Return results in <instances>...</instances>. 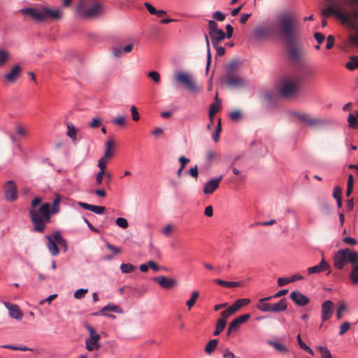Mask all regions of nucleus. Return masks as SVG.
<instances>
[{
    "mask_svg": "<svg viewBox=\"0 0 358 358\" xmlns=\"http://www.w3.org/2000/svg\"><path fill=\"white\" fill-rule=\"evenodd\" d=\"M226 83L229 87H240L244 85L245 82L238 74L227 75L225 78Z\"/></svg>",
    "mask_w": 358,
    "mask_h": 358,
    "instance_id": "a211bd4d",
    "label": "nucleus"
},
{
    "mask_svg": "<svg viewBox=\"0 0 358 358\" xmlns=\"http://www.w3.org/2000/svg\"><path fill=\"white\" fill-rule=\"evenodd\" d=\"M291 115L301 123L313 128H320L327 124L328 121L323 118H315L305 113L292 112Z\"/></svg>",
    "mask_w": 358,
    "mask_h": 358,
    "instance_id": "6e6552de",
    "label": "nucleus"
},
{
    "mask_svg": "<svg viewBox=\"0 0 358 358\" xmlns=\"http://www.w3.org/2000/svg\"><path fill=\"white\" fill-rule=\"evenodd\" d=\"M317 350L321 354L322 358H332L330 351L326 347L318 346Z\"/></svg>",
    "mask_w": 358,
    "mask_h": 358,
    "instance_id": "ea45409f",
    "label": "nucleus"
},
{
    "mask_svg": "<svg viewBox=\"0 0 358 358\" xmlns=\"http://www.w3.org/2000/svg\"><path fill=\"white\" fill-rule=\"evenodd\" d=\"M176 80L183 84L191 93L196 94L201 91V87L196 85L190 75L180 72L176 75Z\"/></svg>",
    "mask_w": 358,
    "mask_h": 358,
    "instance_id": "9b49d317",
    "label": "nucleus"
},
{
    "mask_svg": "<svg viewBox=\"0 0 358 358\" xmlns=\"http://www.w3.org/2000/svg\"><path fill=\"white\" fill-rule=\"evenodd\" d=\"M279 34L289 46V54L293 59L299 57L298 50L293 45L298 36L296 20L294 14L285 13L279 19Z\"/></svg>",
    "mask_w": 358,
    "mask_h": 358,
    "instance_id": "7ed1b4c3",
    "label": "nucleus"
},
{
    "mask_svg": "<svg viewBox=\"0 0 358 358\" xmlns=\"http://www.w3.org/2000/svg\"><path fill=\"white\" fill-rule=\"evenodd\" d=\"M78 205L84 209L90 210V211H92L96 214H98V215L103 214L106 210V208L104 206H94V205L88 204V203L81 202V201L78 202Z\"/></svg>",
    "mask_w": 358,
    "mask_h": 358,
    "instance_id": "5701e85b",
    "label": "nucleus"
},
{
    "mask_svg": "<svg viewBox=\"0 0 358 358\" xmlns=\"http://www.w3.org/2000/svg\"><path fill=\"white\" fill-rule=\"evenodd\" d=\"M210 37L212 41L213 46H216L217 43H220L226 37L225 33L222 29L216 31L215 34L210 33Z\"/></svg>",
    "mask_w": 358,
    "mask_h": 358,
    "instance_id": "a878e982",
    "label": "nucleus"
},
{
    "mask_svg": "<svg viewBox=\"0 0 358 358\" xmlns=\"http://www.w3.org/2000/svg\"><path fill=\"white\" fill-rule=\"evenodd\" d=\"M109 159H110L105 158L104 157H101L99 159L97 166L100 169L99 171H105V169L107 166L108 160H109Z\"/></svg>",
    "mask_w": 358,
    "mask_h": 358,
    "instance_id": "c03bdc74",
    "label": "nucleus"
},
{
    "mask_svg": "<svg viewBox=\"0 0 358 358\" xmlns=\"http://www.w3.org/2000/svg\"><path fill=\"white\" fill-rule=\"evenodd\" d=\"M111 122L120 127H122L125 124L126 118L123 115L118 116L111 120Z\"/></svg>",
    "mask_w": 358,
    "mask_h": 358,
    "instance_id": "a18cd8bd",
    "label": "nucleus"
},
{
    "mask_svg": "<svg viewBox=\"0 0 358 358\" xmlns=\"http://www.w3.org/2000/svg\"><path fill=\"white\" fill-rule=\"evenodd\" d=\"M189 174L196 180L197 179L199 175L197 165H195L194 166L190 168V169L189 170Z\"/></svg>",
    "mask_w": 358,
    "mask_h": 358,
    "instance_id": "052dcab7",
    "label": "nucleus"
},
{
    "mask_svg": "<svg viewBox=\"0 0 358 358\" xmlns=\"http://www.w3.org/2000/svg\"><path fill=\"white\" fill-rule=\"evenodd\" d=\"M289 298L299 306H304L310 302V299L299 291L292 292Z\"/></svg>",
    "mask_w": 358,
    "mask_h": 358,
    "instance_id": "f3484780",
    "label": "nucleus"
},
{
    "mask_svg": "<svg viewBox=\"0 0 358 358\" xmlns=\"http://www.w3.org/2000/svg\"><path fill=\"white\" fill-rule=\"evenodd\" d=\"M208 28H209V34L213 33V35L215 34L216 31L219 30L217 29V24L214 20L208 21Z\"/></svg>",
    "mask_w": 358,
    "mask_h": 358,
    "instance_id": "3c124183",
    "label": "nucleus"
},
{
    "mask_svg": "<svg viewBox=\"0 0 358 358\" xmlns=\"http://www.w3.org/2000/svg\"><path fill=\"white\" fill-rule=\"evenodd\" d=\"M250 303V300L249 299H241L236 301V303L238 306V308H241L245 306H247Z\"/></svg>",
    "mask_w": 358,
    "mask_h": 358,
    "instance_id": "4d7b16f0",
    "label": "nucleus"
},
{
    "mask_svg": "<svg viewBox=\"0 0 358 358\" xmlns=\"http://www.w3.org/2000/svg\"><path fill=\"white\" fill-rule=\"evenodd\" d=\"M314 38L317 41L318 44H321L324 41L325 36L322 33L315 32L314 34Z\"/></svg>",
    "mask_w": 358,
    "mask_h": 358,
    "instance_id": "bf43d9fd",
    "label": "nucleus"
},
{
    "mask_svg": "<svg viewBox=\"0 0 358 358\" xmlns=\"http://www.w3.org/2000/svg\"><path fill=\"white\" fill-rule=\"evenodd\" d=\"M22 68L19 64H15L10 71L5 75V78L9 83H15L20 76Z\"/></svg>",
    "mask_w": 358,
    "mask_h": 358,
    "instance_id": "4be33fe9",
    "label": "nucleus"
},
{
    "mask_svg": "<svg viewBox=\"0 0 358 358\" xmlns=\"http://www.w3.org/2000/svg\"><path fill=\"white\" fill-rule=\"evenodd\" d=\"M3 304L8 308L9 315L11 317L15 318L16 320L22 319L23 314L17 305L11 304L8 302H4Z\"/></svg>",
    "mask_w": 358,
    "mask_h": 358,
    "instance_id": "6ab92c4d",
    "label": "nucleus"
},
{
    "mask_svg": "<svg viewBox=\"0 0 358 358\" xmlns=\"http://www.w3.org/2000/svg\"><path fill=\"white\" fill-rule=\"evenodd\" d=\"M227 32L225 33V36L227 38H231L234 32V28L231 24H227L225 27Z\"/></svg>",
    "mask_w": 358,
    "mask_h": 358,
    "instance_id": "338daca9",
    "label": "nucleus"
},
{
    "mask_svg": "<svg viewBox=\"0 0 358 358\" xmlns=\"http://www.w3.org/2000/svg\"><path fill=\"white\" fill-rule=\"evenodd\" d=\"M105 171H99L96 176V184L100 185L103 182Z\"/></svg>",
    "mask_w": 358,
    "mask_h": 358,
    "instance_id": "0e129e2a",
    "label": "nucleus"
},
{
    "mask_svg": "<svg viewBox=\"0 0 358 358\" xmlns=\"http://www.w3.org/2000/svg\"><path fill=\"white\" fill-rule=\"evenodd\" d=\"M28 131V128L23 124H17L15 127L16 134H25Z\"/></svg>",
    "mask_w": 358,
    "mask_h": 358,
    "instance_id": "8fccbe9b",
    "label": "nucleus"
},
{
    "mask_svg": "<svg viewBox=\"0 0 358 358\" xmlns=\"http://www.w3.org/2000/svg\"><path fill=\"white\" fill-rule=\"evenodd\" d=\"M358 262V253L349 248L339 250L334 255V264L338 269H342L348 263Z\"/></svg>",
    "mask_w": 358,
    "mask_h": 358,
    "instance_id": "0eeeda50",
    "label": "nucleus"
},
{
    "mask_svg": "<svg viewBox=\"0 0 358 358\" xmlns=\"http://www.w3.org/2000/svg\"><path fill=\"white\" fill-rule=\"evenodd\" d=\"M101 119L99 117H93L92 121L88 124L89 127L95 129L101 125Z\"/></svg>",
    "mask_w": 358,
    "mask_h": 358,
    "instance_id": "79ce46f5",
    "label": "nucleus"
},
{
    "mask_svg": "<svg viewBox=\"0 0 358 358\" xmlns=\"http://www.w3.org/2000/svg\"><path fill=\"white\" fill-rule=\"evenodd\" d=\"M173 230L172 225L170 224H166L164 228L162 229V233L166 236H169L171 234V231Z\"/></svg>",
    "mask_w": 358,
    "mask_h": 358,
    "instance_id": "774afa93",
    "label": "nucleus"
},
{
    "mask_svg": "<svg viewBox=\"0 0 358 358\" xmlns=\"http://www.w3.org/2000/svg\"><path fill=\"white\" fill-rule=\"evenodd\" d=\"M116 224L122 229H126L128 227V222L125 218L119 217L115 221Z\"/></svg>",
    "mask_w": 358,
    "mask_h": 358,
    "instance_id": "603ef678",
    "label": "nucleus"
},
{
    "mask_svg": "<svg viewBox=\"0 0 358 358\" xmlns=\"http://www.w3.org/2000/svg\"><path fill=\"white\" fill-rule=\"evenodd\" d=\"M269 345L273 347L277 351L282 352V353H287L288 352L287 348L280 343L275 342V341H269Z\"/></svg>",
    "mask_w": 358,
    "mask_h": 358,
    "instance_id": "2f4dec72",
    "label": "nucleus"
},
{
    "mask_svg": "<svg viewBox=\"0 0 358 358\" xmlns=\"http://www.w3.org/2000/svg\"><path fill=\"white\" fill-rule=\"evenodd\" d=\"M229 116L232 121L236 122L241 118L242 115L240 111L234 110L229 113Z\"/></svg>",
    "mask_w": 358,
    "mask_h": 358,
    "instance_id": "de8ad7c7",
    "label": "nucleus"
},
{
    "mask_svg": "<svg viewBox=\"0 0 358 358\" xmlns=\"http://www.w3.org/2000/svg\"><path fill=\"white\" fill-rule=\"evenodd\" d=\"M85 328L88 331L89 336L85 339V348L89 352L98 350L101 348V336L97 333L95 328L92 325L87 324Z\"/></svg>",
    "mask_w": 358,
    "mask_h": 358,
    "instance_id": "9d476101",
    "label": "nucleus"
},
{
    "mask_svg": "<svg viewBox=\"0 0 358 358\" xmlns=\"http://www.w3.org/2000/svg\"><path fill=\"white\" fill-rule=\"evenodd\" d=\"M287 308V300L282 299L276 303H269L268 312L280 313L285 310Z\"/></svg>",
    "mask_w": 358,
    "mask_h": 358,
    "instance_id": "412c9836",
    "label": "nucleus"
},
{
    "mask_svg": "<svg viewBox=\"0 0 358 358\" xmlns=\"http://www.w3.org/2000/svg\"><path fill=\"white\" fill-rule=\"evenodd\" d=\"M270 300H271V297L270 296L259 299L256 306L257 308L262 312H268L269 303H267V301Z\"/></svg>",
    "mask_w": 358,
    "mask_h": 358,
    "instance_id": "bb28decb",
    "label": "nucleus"
},
{
    "mask_svg": "<svg viewBox=\"0 0 358 358\" xmlns=\"http://www.w3.org/2000/svg\"><path fill=\"white\" fill-rule=\"evenodd\" d=\"M87 289H79L74 292L73 296L76 299H81L84 298L85 295L87 293Z\"/></svg>",
    "mask_w": 358,
    "mask_h": 358,
    "instance_id": "49530a36",
    "label": "nucleus"
},
{
    "mask_svg": "<svg viewBox=\"0 0 358 358\" xmlns=\"http://www.w3.org/2000/svg\"><path fill=\"white\" fill-rule=\"evenodd\" d=\"M250 317V314L247 313L243 315H240L238 317L233 320L227 329V336H229L233 331H237L240 326L247 322Z\"/></svg>",
    "mask_w": 358,
    "mask_h": 358,
    "instance_id": "ddd939ff",
    "label": "nucleus"
},
{
    "mask_svg": "<svg viewBox=\"0 0 358 358\" xmlns=\"http://www.w3.org/2000/svg\"><path fill=\"white\" fill-rule=\"evenodd\" d=\"M10 58L9 52L3 49L0 48V67L3 66Z\"/></svg>",
    "mask_w": 358,
    "mask_h": 358,
    "instance_id": "7c9ffc66",
    "label": "nucleus"
},
{
    "mask_svg": "<svg viewBox=\"0 0 358 358\" xmlns=\"http://www.w3.org/2000/svg\"><path fill=\"white\" fill-rule=\"evenodd\" d=\"M214 282L222 287H236L241 286L240 282H230V281H225L221 279H215L214 280Z\"/></svg>",
    "mask_w": 358,
    "mask_h": 358,
    "instance_id": "cd10ccee",
    "label": "nucleus"
},
{
    "mask_svg": "<svg viewBox=\"0 0 358 358\" xmlns=\"http://www.w3.org/2000/svg\"><path fill=\"white\" fill-rule=\"evenodd\" d=\"M216 50L217 55L222 57L225 54V49L224 47L220 45V43H217L216 46H213Z\"/></svg>",
    "mask_w": 358,
    "mask_h": 358,
    "instance_id": "e2e57ef3",
    "label": "nucleus"
},
{
    "mask_svg": "<svg viewBox=\"0 0 358 358\" xmlns=\"http://www.w3.org/2000/svg\"><path fill=\"white\" fill-rule=\"evenodd\" d=\"M218 341L217 339L210 340L205 347V352L208 355H210L217 348Z\"/></svg>",
    "mask_w": 358,
    "mask_h": 358,
    "instance_id": "c756f323",
    "label": "nucleus"
},
{
    "mask_svg": "<svg viewBox=\"0 0 358 358\" xmlns=\"http://www.w3.org/2000/svg\"><path fill=\"white\" fill-rule=\"evenodd\" d=\"M301 85V78L297 76L284 78L281 82L280 95L284 98H289L297 95Z\"/></svg>",
    "mask_w": 358,
    "mask_h": 358,
    "instance_id": "423d86ee",
    "label": "nucleus"
},
{
    "mask_svg": "<svg viewBox=\"0 0 358 358\" xmlns=\"http://www.w3.org/2000/svg\"><path fill=\"white\" fill-rule=\"evenodd\" d=\"M213 19L217 21H223L225 19V15L220 11H215L213 15Z\"/></svg>",
    "mask_w": 358,
    "mask_h": 358,
    "instance_id": "13d9d810",
    "label": "nucleus"
},
{
    "mask_svg": "<svg viewBox=\"0 0 358 358\" xmlns=\"http://www.w3.org/2000/svg\"><path fill=\"white\" fill-rule=\"evenodd\" d=\"M46 238L48 240V249L52 256H56L59 254L58 245L64 248V251L67 250L66 242L62 238L59 231H55L51 235L46 236Z\"/></svg>",
    "mask_w": 358,
    "mask_h": 358,
    "instance_id": "1a4fd4ad",
    "label": "nucleus"
},
{
    "mask_svg": "<svg viewBox=\"0 0 358 358\" xmlns=\"http://www.w3.org/2000/svg\"><path fill=\"white\" fill-rule=\"evenodd\" d=\"M107 311H111L120 314L123 313L122 309L120 306L110 303L105 306L104 307H103L99 312L94 313L92 315L95 316L106 315Z\"/></svg>",
    "mask_w": 358,
    "mask_h": 358,
    "instance_id": "aec40b11",
    "label": "nucleus"
},
{
    "mask_svg": "<svg viewBox=\"0 0 358 358\" xmlns=\"http://www.w3.org/2000/svg\"><path fill=\"white\" fill-rule=\"evenodd\" d=\"M199 294L198 292H194L189 300L187 301V306L190 310L191 308L195 304L196 299H198Z\"/></svg>",
    "mask_w": 358,
    "mask_h": 358,
    "instance_id": "58836bf2",
    "label": "nucleus"
},
{
    "mask_svg": "<svg viewBox=\"0 0 358 358\" xmlns=\"http://www.w3.org/2000/svg\"><path fill=\"white\" fill-rule=\"evenodd\" d=\"M345 67L349 70H354L358 67V60L355 59L351 62L345 64Z\"/></svg>",
    "mask_w": 358,
    "mask_h": 358,
    "instance_id": "864d4df0",
    "label": "nucleus"
},
{
    "mask_svg": "<svg viewBox=\"0 0 358 358\" xmlns=\"http://www.w3.org/2000/svg\"><path fill=\"white\" fill-rule=\"evenodd\" d=\"M329 4L322 9V15L328 17L336 16L341 22L352 30L355 35H350L352 45L358 46V0H325Z\"/></svg>",
    "mask_w": 358,
    "mask_h": 358,
    "instance_id": "f257e3e1",
    "label": "nucleus"
},
{
    "mask_svg": "<svg viewBox=\"0 0 358 358\" xmlns=\"http://www.w3.org/2000/svg\"><path fill=\"white\" fill-rule=\"evenodd\" d=\"M154 281L157 282L159 286L164 289H171L177 285L178 282L173 278H169L164 275H159L154 278Z\"/></svg>",
    "mask_w": 358,
    "mask_h": 358,
    "instance_id": "4468645a",
    "label": "nucleus"
},
{
    "mask_svg": "<svg viewBox=\"0 0 358 358\" xmlns=\"http://www.w3.org/2000/svg\"><path fill=\"white\" fill-rule=\"evenodd\" d=\"M238 62L234 61L229 63L227 66V75L235 74L234 71L238 67Z\"/></svg>",
    "mask_w": 358,
    "mask_h": 358,
    "instance_id": "4c0bfd02",
    "label": "nucleus"
},
{
    "mask_svg": "<svg viewBox=\"0 0 358 358\" xmlns=\"http://www.w3.org/2000/svg\"><path fill=\"white\" fill-rule=\"evenodd\" d=\"M347 306L344 303H340L338 306L337 312H336V317L338 320H340L342 318L343 313L346 310Z\"/></svg>",
    "mask_w": 358,
    "mask_h": 358,
    "instance_id": "09e8293b",
    "label": "nucleus"
},
{
    "mask_svg": "<svg viewBox=\"0 0 358 358\" xmlns=\"http://www.w3.org/2000/svg\"><path fill=\"white\" fill-rule=\"evenodd\" d=\"M103 12L99 0H80L76 8V13L80 18L90 19L100 16Z\"/></svg>",
    "mask_w": 358,
    "mask_h": 358,
    "instance_id": "39448f33",
    "label": "nucleus"
},
{
    "mask_svg": "<svg viewBox=\"0 0 358 358\" xmlns=\"http://www.w3.org/2000/svg\"><path fill=\"white\" fill-rule=\"evenodd\" d=\"M148 76L155 82L158 83L160 80V76L157 71H151L148 73Z\"/></svg>",
    "mask_w": 358,
    "mask_h": 358,
    "instance_id": "69168bd1",
    "label": "nucleus"
},
{
    "mask_svg": "<svg viewBox=\"0 0 358 358\" xmlns=\"http://www.w3.org/2000/svg\"><path fill=\"white\" fill-rule=\"evenodd\" d=\"M223 178V176H220L217 178L210 179L208 181L203 188V192L206 194H213L220 185V182Z\"/></svg>",
    "mask_w": 358,
    "mask_h": 358,
    "instance_id": "dca6fc26",
    "label": "nucleus"
},
{
    "mask_svg": "<svg viewBox=\"0 0 358 358\" xmlns=\"http://www.w3.org/2000/svg\"><path fill=\"white\" fill-rule=\"evenodd\" d=\"M131 117L133 120L137 121L139 120V114L138 112V110L135 106H131Z\"/></svg>",
    "mask_w": 358,
    "mask_h": 358,
    "instance_id": "6e6d98bb",
    "label": "nucleus"
},
{
    "mask_svg": "<svg viewBox=\"0 0 358 358\" xmlns=\"http://www.w3.org/2000/svg\"><path fill=\"white\" fill-rule=\"evenodd\" d=\"M135 268V266L131 264H122L120 270L123 273H131Z\"/></svg>",
    "mask_w": 358,
    "mask_h": 358,
    "instance_id": "a19ab883",
    "label": "nucleus"
},
{
    "mask_svg": "<svg viewBox=\"0 0 358 358\" xmlns=\"http://www.w3.org/2000/svg\"><path fill=\"white\" fill-rule=\"evenodd\" d=\"M20 13L40 22H43L48 20L57 21L61 20L63 15L61 10L58 8L51 9L48 7H42L40 8L26 7L20 9Z\"/></svg>",
    "mask_w": 358,
    "mask_h": 358,
    "instance_id": "20e7f679",
    "label": "nucleus"
},
{
    "mask_svg": "<svg viewBox=\"0 0 358 358\" xmlns=\"http://www.w3.org/2000/svg\"><path fill=\"white\" fill-rule=\"evenodd\" d=\"M42 202L41 197H35L29 210L31 221L34 225L33 230L43 233L46 224L50 222L51 215L57 214L60 210L61 196L56 194L52 206L49 203H43L38 208L37 206Z\"/></svg>",
    "mask_w": 358,
    "mask_h": 358,
    "instance_id": "f03ea898",
    "label": "nucleus"
},
{
    "mask_svg": "<svg viewBox=\"0 0 358 358\" xmlns=\"http://www.w3.org/2000/svg\"><path fill=\"white\" fill-rule=\"evenodd\" d=\"M205 39L206 42V46H207V64H206V71H208L210 64V43L209 39L207 35H205Z\"/></svg>",
    "mask_w": 358,
    "mask_h": 358,
    "instance_id": "37998d69",
    "label": "nucleus"
},
{
    "mask_svg": "<svg viewBox=\"0 0 358 358\" xmlns=\"http://www.w3.org/2000/svg\"><path fill=\"white\" fill-rule=\"evenodd\" d=\"M334 37L332 35L328 36L326 44V48L327 50L332 48L334 45Z\"/></svg>",
    "mask_w": 358,
    "mask_h": 358,
    "instance_id": "680f3d73",
    "label": "nucleus"
},
{
    "mask_svg": "<svg viewBox=\"0 0 358 358\" xmlns=\"http://www.w3.org/2000/svg\"><path fill=\"white\" fill-rule=\"evenodd\" d=\"M221 106V103L218 100L217 96L215 97V101L213 103L210 104L209 108V116L212 117L215 113H217Z\"/></svg>",
    "mask_w": 358,
    "mask_h": 358,
    "instance_id": "c85d7f7f",
    "label": "nucleus"
},
{
    "mask_svg": "<svg viewBox=\"0 0 358 358\" xmlns=\"http://www.w3.org/2000/svg\"><path fill=\"white\" fill-rule=\"evenodd\" d=\"M296 339H297L299 345L300 346V348L302 350H305L306 352H308L309 355H310L312 356L314 355V352H313V350L310 347H308L307 345H306V343L302 341L300 334H298Z\"/></svg>",
    "mask_w": 358,
    "mask_h": 358,
    "instance_id": "473e14b6",
    "label": "nucleus"
},
{
    "mask_svg": "<svg viewBox=\"0 0 358 358\" xmlns=\"http://www.w3.org/2000/svg\"><path fill=\"white\" fill-rule=\"evenodd\" d=\"M329 268V265L324 259H322L319 264L308 268L307 272L309 275H310V274L319 273L322 271L328 270Z\"/></svg>",
    "mask_w": 358,
    "mask_h": 358,
    "instance_id": "b1692460",
    "label": "nucleus"
},
{
    "mask_svg": "<svg viewBox=\"0 0 358 358\" xmlns=\"http://www.w3.org/2000/svg\"><path fill=\"white\" fill-rule=\"evenodd\" d=\"M4 196L8 201H15L18 198L17 187L13 180H8L4 185Z\"/></svg>",
    "mask_w": 358,
    "mask_h": 358,
    "instance_id": "f8f14e48",
    "label": "nucleus"
},
{
    "mask_svg": "<svg viewBox=\"0 0 358 358\" xmlns=\"http://www.w3.org/2000/svg\"><path fill=\"white\" fill-rule=\"evenodd\" d=\"M350 328V324L348 322H343L340 327V335H343L346 331H348Z\"/></svg>",
    "mask_w": 358,
    "mask_h": 358,
    "instance_id": "5fc2aeb1",
    "label": "nucleus"
},
{
    "mask_svg": "<svg viewBox=\"0 0 358 358\" xmlns=\"http://www.w3.org/2000/svg\"><path fill=\"white\" fill-rule=\"evenodd\" d=\"M334 313V303L331 300H327L322 303V320L325 322L328 320Z\"/></svg>",
    "mask_w": 358,
    "mask_h": 358,
    "instance_id": "2eb2a0df",
    "label": "nucleus"
},
{
    "mask_svg": "<svg viewBox=\"0 0 358 358\" xmlns=\"http://www.w3.org/2000/svg\"><path fill=\"white\" fill-rule=\"evenodd\" d=\"M356 264H357L353 266L350 274V279L352 280V283L355 285L358 284V263Z\"/></svg>",
    "mask_w": 358,
    "mask_h": 358,
    "instance_id": "c9c22d12",
    "label": "nucleus"
},
{
    "mask_svg": "<svg viewBox=\"0 0 358 358\" xmlns=\"http://www.w3.org/2000/svg\"><path fill=\"white\" fill-rule=\"evenodd\" d=\"M349 127L353 129L358 127L357 117L353 113H350L348 117Z\"/></svg>",
    "mask_w": 358,
    "mask_h": 358,
    "instance_id": "e433bc0d",
    "label": "nucleus"
},
{
    "mask_svg": "<svg viewBox=\"0 0 358 358\" xmlns=\"http://www.w3.org/2000/svg\"><path fill=\"white\" fill-rule=\"evenodd\" d=\"M115 141L112 138L108 139L106 143V148L103 157L110 159H112L115 152Z\"/></svg>",
    "mask_w": 358,
    "mask_h": 358,
    "instance_id": "393cba45",
    "label": "nucleus"
},
{
    "mask_svg": "<svg viewBox=\"0 0 358 358\" xmlns=\"http://www.w3.org/2000/svg\"><path fill=\"white\" fill-rule=\"evenodd\" d=\"M0 347L3 348L13 350H20V351H28V350L32 351L33 350L31 348H29L24 345L17 347V346L12 345H1Z\"/></svg>",
    "mask_w": 358,
    "mask_h": 358,
    "instance_id": "f704fd0d",
    "label": "nucleus"
},
{
    "mask_svg": "<svg viewBox=\"0 0 358 358\" xmlns=\"http://www.w3.org/2000/svg\"><path fill=\"white\" fill-rule=\"evenodd\" d=\"M227 324V322L224 320H217L214 336H218L224 330Z\"/></svg>",
    "mask_w": 358,
    "mask_h": 358,
    "instance_id": "72a5a7b5",
    "label": "nucleus"
}]
</instances>
